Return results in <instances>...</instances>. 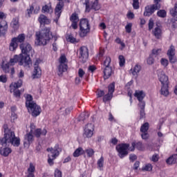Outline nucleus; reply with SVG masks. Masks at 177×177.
Listing matches in <instances>:
<instances>
[{
	"label": "nucleus",
	"mask_w": 177,
	"mask_h": 177,
	"mask_svg": "<svg viewBox=\"0 0 177 177\" xmlns=\"http://www.w3.org/2000/svg\"><path fill=\"white\" fill-rule=\"evenodd\" d=\"M19 48L21 53L14 55L13 58L10 59V63H19V66L29 68L30 64L32 63L30 57V51L32 50V47L28 43H22L19 45Z\"/></svg>",
	"instance_id": "1"
},
{
	"label": "nucleus",
	"mask_w": 177,
	"mask_h": 177,
	"mask_svg": "<svg viewBox=\"0 0 177 177\" xmlns=\"http://www.w3.org/2000/svg\"><path fill=\"white\" fill-rule=\"evenodd\" d=\"M4 137L0 139V143L2 146H7L8 143H11L15 147L20 146V138L16 137L15 132L12 131L8 127V124L3 125Z\"/></svg>",
	"instance_id": "2"
},
{
	"label": "nucleus",
	"mask_w": 177,
	"mask_h": 177,
	"mask_svg": "<svg viewBox=\"0 0 177 177\" xmlns=\"http://www.w3.org/2000/svg\"><path fill=\"white\" fill-rule=\"evenodd\" d=\"M36 41L35 44L39 46H45L48 44V41H50L53 38V35L50 32V28H44L43 32H36Z\"/></svg>",
	"instance_id": "3"
},
{
	"label": "nucleus",
	"mask_w": 177,
	"mask_h": 177,
	"mask_svg": "<svg viewBox=\"0 0 177 177\" xmlns=\"http://www.w3.org/2000/svg\"><path fill=\"white\" fill-rule=\"evenodd\" d=\"M89 32H91L89 20L86 18L81 19L79 23V35L80 38H85Z\"/></svg>",
	"instance_id": "4"
},
{
	"label": "nucleus",
	"mask_w": 177,
	"mask_h": 177,
	"mask_svg": "<svg viewBox=\"0 0 177 177\" xmlns=\"http://www.w3.org/2000/svg\"><path fill=\"white\" fill-rule=\"evenodd\" d=\"M158 80L162 84L160 93L163 96H168L169 95V91L168 90V85L169 84V80H168V76H167L164 73H161L158 75Z\"/></svg>",
	"instance_id": "5"
},
{
	"label": "nucleus",
	"mask_w": 177,
	"mask_h": 177,
	"mask_svg": "<svg viewBox=\"0 0 177 177\" xmlns=\"http://www.w3.org/2000/svg\"><path fill=\"white\" fill-rule=\"evenodd\" d=\"M59 65L58 66V73L59 77H62L63 75V73H66L68 69V60L66 57V55L62 54L59 59Z\"/></svg>",
	"instance_id": "6"
},
{
	"label": "nucleus",
	"mask_w": 177,
	"mask_h": 177,
	"mask_svg": "<svg viewBox=\"0 0 177 177\" xmlns=\"http://www.w3.org/2000/svg\"><path fill=\"white\" fill-rule=\"evenodd\" d=\"M80 2L85 6V12L89 13L91 10H99L100 7L99 6V1H91V0H80Z\"/></svg>",
	"instance_id": "7"
},
{
	"label": "nucleus",
	"mask_w": 177,
	"mask_h": 177,
	"mask_svg": "<svg viewBox=\"0 0 177 177\" xmlns=\"http://www.w3.org/2000/svg\"><path fill=\"white\" fill-rule=\"evenodd\" d=\"M129 146L130 145L128 143H121L118 144L115 147L120 158H124V157H127V156H128V150L129 151V148L131 147Z\"/></svg>",
	"instance_id": "8"
},
{
	"label": "nucleus",
	"mask_w": 177,
	"mask_h": 177,
	"mask_svg": "<svg viewBox=\"0 0 177 177\" xmlns=\"http://www.w3.org/2000/svg\"><path fill=\"white\" fill-rule=\"evenodd\" d=\"M26 109H28L32 117H38L42 111L41 106L35 102L34 104H29V106L26 107Z\"/></svg>",
	"instance_id": "9"
},
{
	"label": "nucleus",
	"mask_w": 177,
	"mask_h": 177,
	"mask_svg": "<svg viewBox=\"0 0 177 177\" xmlns=\"http://www.w3.org/2000/svg\"><path fill=\"white\" fill-rule=\"evenodd\" d=\"M39 63H41V59H37L34 64V71L32 75L34 79L41 78V76L42 75V70H41V68L39 67Z\"/></svg>",
	"instance_id": "10"
},
{
	"label": "nucleus",
	"mask_w": 177,
	"mask_h": 177,
	"mask_svg": "<svg viewBox=\"0 0 177 177\" xmlns=\"http://www.w3.org/2000/svg\"><path fill=\"white\" fill-rule=\"evenodd\" d=\"M58 1L59 2L57 4L55 8V19H54V21H55V23H57L59 21V19H60V17L62 16V12H63V8H64V4L61 2V1L63 0Z\"/></svg>",
	"instance_id": "11"
},
{
	"label": "nucleus",
	"mask_w": 177,
	"mask_h": 177,
	"mask_svg": "<svg viewBox=\"0 0 177 177\" xmlns=\"http://www.w3.org/2000/svg\"><path fill=\"white\" fill-rule=\"evenodd\" d=\"M47 151L51 153L50 156H51L52 158L56 159L59 156H60L62 149H60L59 144H56L54 147L48 148Z\"/></svg>",
	"instance_id": "12"
},
{
	"label": "nucleus",
	"mask_w": 177,
	"mask_h": 177,
	"mask_svg": "<svg viewBox=\"0 0 177 177\" xmlns=\"http://www.w3.org/2000/svg\"><path fill=\"white\" fill-rule=\"evenodd\" d=\"M160 9H161V8L158 7L156 4H152L151 6H147L145 7V10L144 12V16H147V17H149V16H151V15H153V13H154V12H156V10H160Z\"/></svg>",
	"instance_id": "13"
},
{
	"label": "nucleus",
	"mask_w": 177,
	"mask_h": 177,
	"mask_svg": "<svg viewBox=\"0 0 177 177\" xmlns=\"http://www.w3.org/2000/svg\"><path fill=\"white\" fill-rule=\"evenodd\" d=\"M93 131H95L93 124L92 123L87 124L84 128V132L83 133L84 138H92V136H93Z\"/></svg>",
	"instance_id": "14"
},
{
	"label": "nucleus",
	"mask_w": 177,
	"mask_h": 177,
	"mask_svg": "<svg viewBox=\"0 0 177 177\" xmlns=\"http://www.w3.org/2000/svg\"><path fill=\"white\" fill-rule=\"evenodd\" d=\"M167 55L169 57V60L171 64L176 63L177 59L175 57V46L174 45H171L169 50H167Z\"/></svg>",
	"instance_id": "15"
},
{
	"label": "nucleus",
	"mask_w": 177,
	"mask_h": 177,
	"mask_svg": "<svg viewBox=\"0 0 177 177\" xmlns=\"http://www.w3.org/2000/svg\"><path fill=\"white\" fill-rule=\"evenodd\" d=\"M32 133V130H30L29 133L25 135L24 139L26 141L24 142V147H30V145L34 142V135Z\"/></svg>",
	"instance_id": "16"
},
{
	"label": "nucleus",
	"mask_w": 177,
	"mask_h": 177,
	"mask_svg": "<svg viewBox=\"0 0 177 177\" xmlns=\"http://www.w3.org/2000/svg\"><path fill=\"white\" fill-rule=\"evenodd\" d=\"M70 21H71V27L73 30L78 28V21H80V17L77 12H73L69 17Z\"/></svg>",
	"instance_id": "17"
},
{
	"label": "nucleus",
	"mask_w": 177,
	"mask_h": 177,
	"mask_svg": "<svg viewBox=\"0 0 177 177\" xmlns=\"http://www.w3.org/2000/svg\"><path fill=\"white\" fill-rule=\"evenodd\" d=\"M80 59H82V62H86L88 57H89V52L88 50V47L86 46H82L80 48Z\"/></svg>",
	"instance_id": "18"
},
{
	"label": "nucleus",
	"mask_w": 177,
	"mask_h": 177,
	"mask_svg": "<svg viewBox=\"0 0 177 177\" xmlns=\"http://www.w3.org/2000/svg\"><path fill=\"white\" fill-rule=\"evenodd\" d=\"M139 150V151H143L145 147H143V142L141 141L131 142V147H129V151H135V149Z\"/></svg>",
	"instance_id": "19"
},
{
	"label": "nucleus",
	"mask_w": 177,
	"mask_h": 177,
	"mask_svg": "<svg viewBox=\"0 0 177 177\" xmlns=\"http://www.w3.org/2000/svg\"><path fill=\"white\" fill-rule=\"evenodd\" d=\"M102 71H103V77L104 80H109L111 77V75L113 74V68L111 66H107V67H101Z\"/></svg>",
	"instance_id": "20"
},
{
	"label": "nucleus",
	"mask_w": 177,
	"mask_h": 177,
	"mask_svg": "<svg viewBox=\"0 0 177 177\" xmlns=\"http://www.w3.org/2000/svg\"><path fill=\"white\" fill-rule=\"evenodd\" d=\"M8 31V22L5 20H2L0 22V37H3L6 35Z\"/></svg>",
	"instance_id": "21"
},
{
	"label": "nucleus",
	"mask_w": 177,
	"mask_h": 177,
	"mask_svg": "<svg viewBox=\"0 0 177 177\" xmlns=\"http://www.w3.org/2000/svg\"><path fill=\"white\" fill-rule=\"evenodd\" d=\"M38 21L40 23V26H46L50 24V19H48V17L44 14L39 15Z\"/></svg>",
	"instance_id": "22"
},
{
	"label": "nucleus",
	"mask_w": 177,
	"mask_h": 177,
	"mask_svg": "<svg viewBox=\"0 0 177 177\" xmlns=\"http://www.w3.org/2000/svg\"><path fill=\"white\" fill-rule=\"evenodd\" d=\"M42 13H48L49 15H52L53 13V8H52V3L49 2L47 4H45L42 6L41 8Z\"/></svg>",
	"instance_id": "23"
},
{
	"label": "nucleus",
	"mask_w": 177,
	"mask_h": 177,
	"mask_svg": "<svg viewBox=\"0 0 177 177\" xmlns=\"http://www.w3.org/2000/svg\"><path fill=\"white\" fill-rule=\"evenodd\" d=\"M153 35L156 38V39H161L162 37V29L160 26H157L153 30Z\"/></svg>",
	"instance_id": "24"
},
{
	"label": "nucleus",
	"mask_w": 177,
	"mask_h": 177,
	"mask_svg": "<svg viewBox=\"0 0 177 177\" xmlns=\"http://www.w3.org/2000/svg\"><path fill=\"white\" fill-rule=\"evenodd\" d=\"M27 177H35V165L32 162L29 164Z\"/></svg>",
	"instance_id": "25"
},
{
	"label": "nucleus",
	"mask_w": 177,
	"mask_h": 177,
	"mask_svg": "<svg viewBox=\"0 0 177 177\" xmlns=\"http://www.w3.org/2000/svg\"><path fill=\"white\" fill-rule=\"evenodd\" d=\"M12 153V149L8 147L0 148V154L3 157H8L9 155Z\"/></svg>",
	"instance_id": "26"
},
{
	"label": "nucleus",
	"mask_w": 177,
	"mask_h": 177,
	"mask_svg": "<svg viewBox=\"0 0 177 177\" xmlns=\"http://www.w3.org/2000/svg\"><path fill=\"white\" fill-rule=\"evenodd\" d=\"M17 48H19V43L16 41V39L12 37L9 45V50L11 52H15Z\"/></svg>",
	"instance_id": "27"
},
{
	"label": "nucleus",
	"mask_w": 177,
	"mask_h": 177,
	"mask_svg": "<svg viewBox=\"0 0 177 177\" xmlns=\"http://www.w3.org/2000/svg\"><path fill=\"white\" fill-rule=\"evenodd\" d=\"M46 133H48L46 129H44L43 130L41 129H36L34 132V135L36 138H41V135L45 136H46Z\"/></svg>",
	"instance_id": "28"
},
{
	"label": "nucleus",
	"mask_w": 177,
	"mask_h": 177,
	"mask_svg": "<svg viewBox=\"0 0 177 177\" xmlns=\"http://www.w3.org/2000/svg\"><path fill=\"white\" fill-rule=\"evenodd\" d=\"M134 96L137 97L138 102H142V100L146 97V94L143 91H136Z\"/></svg>",
	"instance_id": "29"
},
{
	"label": "nucleus",
	"mask_w": 177,
	"mask_h": 177,
	"mask_svg": "<svg viewBox=\"0 0 177 177\" xmlns=\"http://www.w3.org/2000/svg\"><path fill=\"white\" fill-rule=\"evenodd\" d=\"M10 26L14 31H17L19 30V27H20V24H19V19L17 18H13Z\"/></svg>",
	"instance_id": "30"
},
{
	"label": "nucleus",
	"mask_w": 177,
	"mask_h": 177,
	"mask_svg": "<svg viewBox=\"0 0 177 177\" xmlns=\"http://www.w3.org/2000/svg\"><path fill=\"white\" fill-rule=\"evenodd\" d=\"M66 38L67 42H71V44H78V42H80V39H77V38L74 37L73 34L67 35Z\"/></svg>",
	"instance_id": "31"
},
{
	"label": "nucleus",
	"mask_w": 177,
	"mask_h": 177,
	"mask_svg": "<svg viewBox=\"0 0 177 177\" xmlns=\"http://www.w3.org/2000/svg\"><path fill=\"white\" fill-rule=\"evenodd\" d=\"M167 164L168 165H172V164H176L177 162V154L172 155L169 158H168L166 160Z\"/></svg>",
	"instance_id": "32"
},
{
	"label": "nucleus",
	"mask_w": 177,
	"mask_h": 177,
	"mask_svg": "<svg viewBox=\"0 0 177 177\" xmlns=\"http://www.w3.org/2000/svg\"><path fill=\"white\" fill-rule=\"evenodd\" d=\"M26 99V107H29L30 104H34L35 102L32 101V95L31 94H26L25 96Z\"/></svg>",
	"instance_id": "33"
},
{
	"label": "nucleus",
	"mask_w": 177,
	"mask_h": 177,
	"mask_svg": "<svg viewBox=\"0 0 177 177\" xmlns=\"http://www.w3.org/2000/svg\"><path fill=\"white\" fill-rule=\"evenodd\" d=\"M140 70H142V66L137 64H136L133 69L131 68L130 70V71H131L133 75H136V77H138V73H140Z\"/></svg>",
	"instance_id": "34"
},
{
	"label": "nucleus",
	"mask_w": 177,
	"mask_h": 177,
	"mask_svg": "<svg viewBox=\"0 0 177 177\" xmlns=\"http://www.w3.org/2000/svg\"><path fill=\"white\" fill-rule=\"evenodd\" d=\"M21 85H23V80H19L17 82L12 83L10 85V89H19V88H21Z\"/></svg>",
	"instance_id": "35"
},
{
	"label": "nucleus",
	"mask_w": 177,
	"mask_h": 177,
	"mask_svg": "<svg viewBox=\"0 0 177 177\" xmlns=\"http://www.w3.org/2000/svg\"><path fill=\"white\" fill-rule=\"evenodd\" d=\"M13 38L18 44H24V41H26V35L24 33H21L19 34L17 37Z\"/></svg>",
	"instance_id": "36"
},
{
	"label": "nucleus",
	"mask_w": 177,
	"mask_h": 177,
	"mask_svg": "<svg viewBox=\"0 0 177 177\" xmlns=\"http://www.w3.org/2000/svg\"><path fill=\"white\" fill-rule=\"evenodd\" d=\"M85 153V151L82 147H78L75 149V151L73 152V157H80V156H82Z\"/></svg>",
	"instance_id": "37"
},
{
	"label": "nucleus",
	"mask_w": 177,
	"mask_h": 177,
	"mask_svg": "<svg viewBox=\"0 0 177 177\" xmlns=\"http://www.w3.org/2000/svg\"><path fill=\"white\" fill-rule=\"evenodd\" d=\"M15 63H17V62H10H10L7 64H3L2 65V69L3 71H4V73H9V71H10V70L9 69L10 66H13L15 64Z\"/></svg>",
	"instance_id": "38"
},
{
	"label": "nucleus",
	"mask_w": 177,
	"mask_h": 177,
	"mask_svg": "<svg viewBox=\"0 0 177 177\" xmlns=\"http://www.w3.org/2000/svg\"><path fill=\"white\" fill-rule=\"evenodd\" d=\"M10 89V92L12 93V92H13V95L15 96V97H16L17 99H20L21 96V91H20V90L17 89V88H11Z\"/></svg>",
	"instance_id": "39"
},
{
	"label": "nucleus",
	"mask_w": 177,
	"mask_h": 177,
	"mask_svg": "<svg viewBox=\"0 0 177 177\" xmlns=\"http://www.w3.org/2000/svg\"><path fill=\"white\" fill-rule=\"evenodd\" d=\"M110 64H111V57H106L102 63V67H111Z\"/></svg>",
	"instance_id": "40"
},
{
	"label": "nucleus",
	"mask_w": 177,
	"mask_h": 177,
	"mask_svg": "<svg viewBox=\"0 0 177 177\" xmlns=\"http://www.w3.org/2000/svg\"><path fill=\"white\" fill-rule=\"evenodd\" d=\"M115 91V82H112L108 86V93L113 95Z\"/></svg>",
	"instance_id": "41"
},
{
	"label": "nucleus",
	"mask_w": 177,
	"mask_h": 177,
	"mask_svg": "<svg viewBox=\"0 0 177 177\" xmlns=\"http://www.w3.org/2000/svg\"><path fill=\"white\" fill-rule=\"evenodd\" d=\"M149 128H150V124L149 122H145L140 127V132H147L149 131Z\"/></svg>",
	"instance_id": "42"
},
{
	"label": "nucleus",
	"mask_w": 177,
	"mask_h": 177,
	"mask_svg": "<svg viewBox=\"0 0 177 177\" xmlns=\"http://www.w3.org/2000/svg\"><path fill=\"white\" fill-rule=\"evenodd\" d=\"M104 164V158L103 156H101L100 158L97 162V165L99 169H100V171H102Z\"/></svg>",
	"instance_id": "43"
},
{
	"label": "nucleus",
	"mask_w": 177,
	"mask_h": 177,
	"mask_svg": "<svg viewBox=\"0 0 177 177\" xmlns=\"http://www.w3.org/2000/svg\"><path fill=\"white\" fill-rule=\"evenodd\" d=\"M113 99V94L108 93L107 94L104 95L103 97V102L106 103V102H110Z\"/></svg>",
	"instance_id": "44"
},
{
	"label": "nucleus",
	"mask_w": 177,
	"mask_h": 177,
	"mask_svg": "<svg viewBox=\"0 0 177 177\" xmlns=\"http://www.w3.org/2000/svg\"><path fill=\"white\" fill-rule=\"evenodd\" d=\"M118 59L120 67H124L125 66V57L124 55H119Z\"/></svg>",
	"instance_id": "45"
},
{
	"label": "nucleus",
	"mask_w": 177,
	"mask_h": 177,
	"mask_svg": "<svg viewBox=\"0 0 177 177\" xmlns=\"http://www.w3.org/2000/svg\"><path fill=\"white\" fill-rule=\"evenodd\" d=\"M157 16L164 19V17H167V11L165 10H160L157 12Z\"/></svg>",
	"instance_id": "46"
},
{
	"label": "nucleus",
	"mask_w": 177,
	"mask_h": 177,
	"mask_svg": "<svg viewBox=\"0 0 177 177\" xmlns=\"http://www.w3.org/2000/svg\"><path fill=\"white\" fill-rule=\"evenodd\" d=\"M84 153H86L87 157L91 158V157H93L95 151L93 149H87L84 151Z\"/></svg>",
	"instance_id": "47"
},
{
	"label": "nucleus",
	"mask_w": 177,
	"mask_h": 177,
	"mask_svg": "<svg viewBox=\"0 0 177 177\" xmlns=\"http://www.w3.org/2000/svg\"><path fill=\"white\" fill-rule=\"evenodd\" d=\"M87 118H89V113H88L87 112H84L80 115V121H85V120H86Z\"/></svg>",
	"instance_id": "48"
},
{
	"label": "nucleus",
	"mask_w": 177,
	"mask_h": 177,
	"mask_svg": "<svg viewBox=\"0 0 177 177\" xmlns=\"http://www.w3.org/2000/svg\"><path fill=\"white\" fill-rule=\"evenodd\" d=\"M147 63L149 66L154 64V56L153 55H149V57L147 59Z\"/></svg>",
	"instance_id": "49"
},
{
	"label": "nucleus",
	"mask_w": 177,
	"mask_h": 177,
	"mask_svg": "<svg viewBox=\"0 0 177 177\" xmlns=\"http://www.w3.org/2000/svg\"><path fill=\"white\" fill-rule=\"evenodd\" d=\"M142 169L143 171H147L150 172L151 171H153V165L150 163H148L145 167H143Z\"/></svg>",
	"instance_id": "50"
},
{
	"label": "nucleus",
	"mask_w": 177,
	"mask_h": 177,
	"mask_svg": "<svg viewBox=\"0 0 177 177\" xmlns=\"http://www.w3.org/2000/svg\"><path fill=\"white\" fill-rule=\"evenodd\" d=\"M150 160L152 162H158V160H160V156L157 153H154L151 158H150Z\"/></svg>",
	"instance_id": "51"
},
{
	"label": "nucleus",
	"mask_w": 177,
	"mask_h": 177,
	"mask_svg": "<svg viewBox=\"0 0 177 177\" xmlns=\"http://www.w3.org/2000/svg\"><path fill=\"white\" fill-rule=\"evenodd\" d=\"M126 32L131 34L132 32V23H129L125 26Z\"/></svg>",
	"instance_id": "52"
},
{
	"label": "nucleus",
	"mask_w": 177,
	"mask_h": 177,
	"mask_svg": "<svg viewBox=\"0 0 177 177\" xmlns=\"http://www.w3.org/2000/svg\"><path fill=\"white\" fill-rule=\"evenodd\" d=\"M161 51H162L161 48H158L157 50L153 49L151 50V55H152V56H158L160 55V53H161Z\"/></svg>",
	"instance_id": "53"
},
{
	"label": "nucleus",
	"mask_w": 177,
	"mask_h": 177,
	"mask_svg": "<svg viewBox=\"0 0 177 177\" xmlns=\"http://www.w3.org/2000/svg\"><path fill=\"white\" fill-rule=\"evenodd\" d=\"M63 174L62 173V171H60L59 169H55L54 172V177H62Z\"/></svg>",
	"instance_id": "54"
},
{
	"label": "nucleus",
	"mask_w": 177,
	"mask_h": 177,
	"mask_svg": "<svg viewBox=\"0 0 177 177\" xmlns=\"http://www.w3.org/2000/svg\"><path fill=\"white\" fill-rule=\"evenodd\" d=\"M96 70H97V68L95 65H90L88 68V71H90L92 74H93Z\"/></svg>",
	"instance_id": "55"
},
{
	"label": "nucleus",
	"mask_w": 177,
	"mask_h": 177,
	"mask_svg": "<svg viewBox=\"0 0 177 177\" xmlns=\"http://www.w3.org/2000/svg\"><path fill=\"white\" fill-rule=\"evenodd\" d=\"M133 8L136 10H138V9H139V0H133Z\"/></svg>",
	"instance_id": "56"
},
{
	"label": "nucleus",
	"mask_w": 177,
	"mask_h": 177,
	"mask_svg": "<svg viewBox=\"0 0 177 177\" xmlns=\"http://www.w3.org/2000/svg\"><path fill=\"white\" fill-rule=\"evenodd\" d=\"M0 82H2L3 84H6V82H8L6 75H0Z\"/></svg>",
	"instance_id": "57"
},
{
	"label": "nucleus",
	"mask_w": 177,
	"mask_h": 177,
	"mask_svg": "<svg viewBox=\"0 0 177 177\" xmlns=\"http://www.w3.org/2000/svg\"><path fill=\"white\" fill-rule=\"evenodd\" d=\"M149 137H150V135L149 134V133H147V132H142L141 138L144 140H147V139H149Z\"/></svg>",
	"instance_id": "58"
},
{
	"label": "nucleus",
	"mask_w": 177,
	"mask_h": 177,
	"mask_svg": "<svg viewBox=\"0 0 177 177\" xmlns=\"http://www.w3.org/2000/svg\"><path fill=\"white\" fill-rule=\"evenodd\" d=\"M160 63L162 64V66H163V67H167L168 66V59H165V58H162L160 59Z\"/></svg>",
	"instance_id": "59"
},
{
	"label": "nucleus",
	"mask_w": 177,
	"mask_h": 177,
	"mask_svg": "<svg viewBox=\"0 0 177 177\" xmlns=\"http://www.w3.org/2000/svg\"><path fill=\"white\" fill-rule=\"evenodd\" d=\"M138 106L140 109V110H143L145 109V107H146V102L145 101H143V100L142 101H138Z\"/></svg>",
	"instance_id": "60"
},
{
	"label": "nucleus",
	"mask_w": 177,
	"mask_h": 177,
	"mask_svg": "<svg viewBox=\"0 0 177 177\" xmlns=\"http://www.w3.org/2000/svg\"><path fill=\"white\" fill-rule=\"evenodd\" d=\"M78 75L80 78H84V75H85V71L82 68H79L78 70Z\"/></svg>",
	"instance_id": "61"
},
{
	"label": "nucleus",
	"mask_w": 177,
	"mask_h": 177,
	"mask_svg": "<svg viewBox=\"0 0 177 177\" xmlns=\"http://www.w3.org/2000/svg\"><path fill=\"white\" fill-rule=\"evenodd\" d=\"M104 97V91L97 90V97Z\"/></svg>",
	"instance_id": "62"
},
{
	"label": "nucleus",
	"mask_w": 177,
	"mask_h": 177,
	"mask_svg": "<svg viewBox=\"0 0 177 177\" xmlns=\"http://www.w3.org/2000/svg\"><path fill=\"white\" fill-rule=\"evenodd\" d=\"M149 30L151 31V30H153V28L154 27V21L153 19H150L149 21Z\"/></svg>",
	"instance_id": "63"
},
{
	"label": "nucleus",
	"mask_w": 177,
	"mask_h": 177,
	"mask_svg": "<svg viewBox=\"0 0 177 177\" xmlns=\"http://www.w3.org/2000/svg\"><path fill=\"white\" fill-rule=\"evenodd\" d=\"M54 160H55V159H53V158H52V156H50V155H48V163L51 167H52V165H53V164H55V162H53Z\"/></svg>",
	"instance_id": "64"
}]
</instances>
